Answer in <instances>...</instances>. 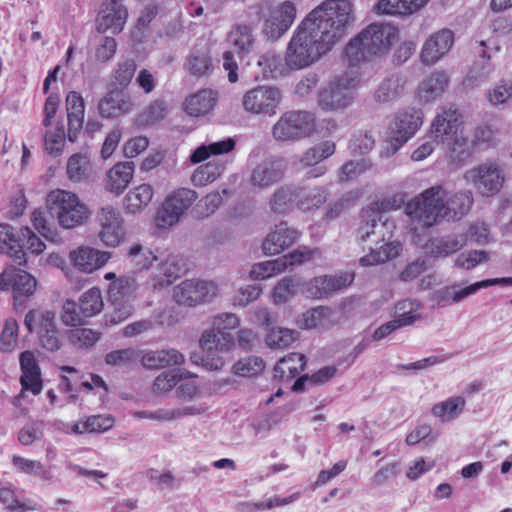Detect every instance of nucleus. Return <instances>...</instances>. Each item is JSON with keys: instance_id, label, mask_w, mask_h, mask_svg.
<instances>
[{"instance_id": "nucleus-62", "label": "nucleus", "mask_w": 512, "mask_h": 512, "mask_svg": "<svg viewBox=\"0 0 512 512\" xmlns=\"http://www.w3.org/2000/svg\"><path fill=\"white\" fill-rule=\"evenodd\" d=\"M12 463L19 472L39 477L40 479L45 481L51 479L50 473L39 461L24 458L18 455H13Z\"/></svg>"}, {"instance_id": "nucleus-39", "label": "nucleus", "mask_w": 512, "mask_h": 512, "mask_svg": "<svg viewBox=\"0 0 512 512\" xmlns=\"http://www.w3.org/2000/svg\"><path fill=\"white\" fill-rule=\"evenodd\" d=\"M429 0H379L377 10L381 14L387 15H411L422 7Z\"/></svg>"}, {"instance_id": "nucleus-22", "label": "nucleus", "mask_w": 512, "mask_h": 512, "mask_svg": "<svg viewBox=\"0 0 512 512\" xmlns=\"http://www.w3.org/2000/svg\"><path fill=\"white\" fill-rule=\"evenodd\" d=\"M454 43V34L449 29H441L430 35L424 42L420 58L426 65H433L446 55Z\"/></svg>"}, {"instance_id": "nucleus-2", "label": "nucleus", "mask_w": 512, "mask_h": 512, "mask_svg": "<svg viewBox=\"0 0 512 512\" xmlns=\"http://www.w3.org/2000/svg\"><path fill=\"white\" fill-rule=\"evenodd\" d=\"M473 204V195L464 191L447 197L441 186L426 189L407 203L406 213L412 221L428 228L442 219L458 220L468 213Z\"/></svg>"}, {"instance_id": "nucleus-29", "label": "nucleus", "mask_w": 512, "mask_h": 512, "mask_svg": "<svg viewBox=\"0 0 512 512\" xmlns=\"http://www.w3.org/2000/svg\"><path fill=\"white\" fill-rule=\"evenodd\" d=\"M335 312L326 306L311 308L296 319V325L300 329H323L335 324Z\"/></svg>"}, {"instance_id": "nucleus-12", "label": "nucleus", "mask_w": 512, "mask_h": 512, "mask_svg": "<svg viewBox=\"0 0 512 512\" xmlns=\"http://www.w3.org/2000/svg\"><path fill=\"white\" fill-rule=\"evenodd\" d=\"M98 239L107 248H117L127 240L125 220L121 211L113 205L100 207L95 215Z\"/></svg>"}, {"instance_id": "nucleus-13", "label": "nucleus", "mask_w": 512, "mask_h": 512, "mask_svg": "<svg viewBox=\"0 0 512 512\" xmlns=\"http://www.w3.org/2000/svg\"><path fill=\"white\" fill-rule=\"evenodd\" d=\"M227 44L229 49L223 55V67L228 71V79L231 83L238 81V64L235 55L242 60L252 50L254 37L252 28L246 24L237 25L227 35Z\"/></svg>"}, {"instance_id": "nucleus-25", "label": "nucleus", "mask_w": 512, "mask_h": 512, "mask_svg": "<svg viewBox=\"0 0 512 512\" xmlns=\"http://www.w3.org/2000/svg\"><path fill=\"white\" fill-rule=\"evenodd\" d=\"M19 363L21 368V394L24 391H30L32 394L38 395L42 391L43 386L41 369L35 353L30 350L22 352L19 356Z\"/></svg>"}, {"instance_id": "nucleus-35", "label": "nucleus", "mask_w": 512, "mask_h": 512, "mask_svg": "<svg viewBox=\"0 0 512 512\" xmlns=\"http://www.w3.org/2000/svg\"><path fill=\"white\" fill-rule=\"evenodd\" d=\"M216 101L217 96L212 90L203 89L186 98L184 110L193 117L204 116L212 111Z\"/></svg>"}, {"instance_id": "nucleus-52", "label": "nucleus", "mask_w": 512, "mask_h": 512, "mask_svg": "<svg viewBox=\"0 0 512 512\" xmlns=\"http://www.w3.org/2000/svg\"><path fill=\"white\" fill-rule=\"evenodd\" d=\"M189 377H191V374L184 370H166L155 378L153 391L155 393H167L175 388L179 382Z\"/></svg>"}, {"instance_id": "nucleus-33", "label": "nucleus", "mask_w": 512, "mask_h": 512, "mask_svg": "<svg viewBox=\"0 0 512 512\" xmlns=\"http://www.w3.org/2000/svg\"><path fill=\"white\" fill-rule=\"evenodd\" d=\"M0 253L7 254L17 265L26 266V253L13 228L7 224H0Z\"/></svg>"}, {"instance_id": "nucleus-63", "label": "nucleus", "mask_w": 512, "mask_h": 512, "mask_svg": "<svg viewBox=\"0 0 512 512\" xmlns=\"http://www.w3.org/2000/svg\"><path fill=\"white\" fill-rule=\"evenodd\" d=\"M36 335L40 346L45 350L54 352L60 349L62 344L61 333L56 321L50 326L43 328Z\"/></svg>"}, {"instance_id": "nucleus-1", "label": "nucleus", "mask_w": 512, "mask_h": 512, "mask_svg": "<svg viewBox=\"0 0 512 512\" xmlns=\"http://www.w3.org/2000/svg\"><path fill=\"white\" fill-rule=\"evenodd\" d=\"M349 0H325L299 23L290 38L284 60L293 71L308 68L338 43L354 23Z\"/></svg>"}, {"instance_id": "nucleus-5", "label": "nucleus", "mask_w": 512, "mask_h": 512, "mask_svg": "<svg viewBox=\"0 0 512 512\" xmlns=\"http://www.w3.org/2000/svg\"><path fill=\"white\" fill-rule=\"evenodd\" d=\"M46 208L58 225L66 230L84 225L91 216L88 205L76 193L64 189H54L47 194Z\"/></svg>"}, {"instance_id": "nucleus-60", "label": "nucleus", "mask_w": 512, "mask_h": 512, "mask_svg": "<svg viewBox=\"0 0 512 512\" xmlns=\"http://www.w3.org/2000/svg\"><path fill=\"white\" fill-rule=\"evenodd\" d=\"M65 146V129L63 123L58 122L55 127L49 128L45 134L44 147L52 156H58Z\"/></svg>"}, {"instance_id": "nucleus-7", "label": "nucleus", "mask_w": 512, "mask_h": 512, "mask_svg": "<svg viewBox=\"0 0 512 512\" xmlns=\"http://www.w3.org/2000/svg\"><path fill=\"white\" fill-rule=\"evenodd\" d=\"M460 113L450 107L438 113L431 124L434 141L443 145L451 157L460 158L467 153L469 144L461 128Z\"/></svg>"}, {"instance_id": "nucleus-37", "label": "nucleus", "mask_w": 512, "mask_h": 512, "mask_svg": "<svg viewBox=\"0 0 512 512\" xmlns=\"http://www.w3.org/2000/svg\"><path fill=\"white\" fill-rule=\"evenodd\" d=\"M132 106V100L128 95L112 93L99 102L98 110L102 117L113 118L130 112Z\"/></svg>"}, {"instance_id": "nucleus-10", "label": "nucleus", "mask_w": 512, "mask_h": 512, "mask_svg": "<svg viewBox=\"0 0 512 512\" xmlns=\"http://www.w3.org/2000/svg\"><path fill=\"white\" fill-rule=\"evenodd\" d=\"M463 179L481 196L492 197L500 192L506 177L502 165L489 160L466 170Z\"/></svg>"}, {"instance_id": "nucleus-49", "label": "nucleus", "mask_w": 512, "mask_h": 512, "mask_svg": "<svg viewBox=\"0 0 512 512\" xmlns=\"http://www.w3.org/2000/svg\"><path fill=\"white\" fill-rule=\"evenodd\" d=\"M297 188L284 186L277 189L270 199V208L275 213H286L297 205Z\"/></svg>"}, {"instance_id": "nucleus-54", "label": "nucleus", "mask_w": 512, "mask_h": 512, "mask_svg": "<svg viewBox=\"0 0 512 512\" xmlns=\"http://www.w3.org/2000/svg\"><path fill=\"white\" fill-rule=\"evenodd\" d=\"M195 378L196 376L191 374V377L182 380L183 382L176 387V396L183 403L182 405L204 403L201 386Z\"/></svg>"}, {"instance_id": "nucleus-46", "label": "nucleus", "mask_w": 512, "mask_h": 512, "mask_svg": "<svg viewBox=\"0 0 512 512\" xmlns=\"http://www.w3.org/2000/svg\"><path fill=\"white\" fill-rule=\"evenodd\" d=\"M402 250L401 244L397 241L388 242L379 249L371 250L370 253L360 258L362 266H374L399 256Z\"/></svg>"}, {"instance_id": "nucleus-20", "label": "nucleus", "mask_w": 512, "mask_h": 512, "mask_svg": "<svg viewBox=\"0 0 512 512\" xmlns=\"http://www.w3.org/2000/svg\"><path fill=\"white\" fill-rule=\"evenodd\" d=\"M127 17L128 11L123 0H105L96 20V28L101 33H119L123 30Z\"/></svg>"}, {"instance_id": "nucleus-51", "label": "nucleus", "mask_w": 512, "mask_h": 512, "mask_svg": "<svg viewBox=\"0 0 512 512\" xmlns=\"http://www.w3.org/2000/svg\"><path fill=\"white\" fill-rule=\"evenodd\" d=\"M328 197V190L324 187H315L310 190L297 188V206L304 211L319 208Z\"/></svg>"}, {"instance_id": "nucleus-4", "label": "nucleus", "mask_w": 512, "mask_h": 512, "mask_svg": "<svg viewBox=\"0 0 512 512\" xmlns=\"http://www.w3.org/2000/svg\"><path fill=\"white\" fill-rule=\"evenodd\" d=\"M398 40V30L390 24H371L351 39L345 56L351 64L386 55Z\"/></svg>"}, {"instance_id": "nucleus-57", "label": "nucleus", "mask_w": 512, "mask_h": 512, "mask_svg": "<svg viewBox=\"0 0 512 512\" xmlns=\"http://www.w3.org/2000/svg\"><path fill=\"white\" fill-rule=\"evenodd\" d=\"M197 197V193L194 190L179 188L168 195L164 201L183 217L187 209L196 201Z\"/></svg>"}, {"instance_id": "nucleus-38", "label": "nucleus", "mask_w": 512, "mask_h": 512, "mask_svg": "<svg viewBox=\"0 0 512 512\" xmlns=\"http://www.w3.org/2000/svg\"><path fill=\"white\" fill-rule=\"evenodd\" d=\"M404 87L405 80L401 76L391 75L376 87L373 98L379 104L390 103L401 96Z\"/></svg>"}, {"instance_id": "nucleus-47", "label": "nucleus", "mask_w": 512, "mask_h": 512, "mask_svg": "<svg viewBox=\"0 0 512 512\" xmlns=\"http://www.w3.org/2000/svg\"><path fill=\"white\" fill-rule=\"evenodd\" d=\"M56 321L54 311L44 308L30 309L24 316V326L29 333L37 334Z\"/></svg>"}, {"instance_id": "nucleus-23", "label": "nucleus", "mask_w": 512, "mask_h": 512, "mask_svg": "<svg viewBox=\"0 0 512 512\" xmlns=\"http://www.w3.org/2000/svg\"><path fill=\"white\" fill-rule=\"evenodd\" d=\"M419 307V303L409 299L399 302L396 305V318L377 328L373 333V339L381 340L394 330L415 322L419 318Z\"/></svg>"}, {"instance_id": "nucleus-17", "label": "nucleus", "mask_w": 512, "mask_h": 512, "mask_svg": "<svg viewBox=\"0 0 512 512\" xmlns=\"http://www.w3.org/2000/svg\"><path fill=\"white\" fill-rule=\"evenodd\" d=\"M111 258V252L88 245L78 246L69 253L71 265L83 274H92L100 270Z\"/></svg>"}, {"instance_id": "nucleus-16", "label": "nucleus", "mask_w": 512, "mask_h": 512, "mask_svg": "<svg viewBox=\"0 0 512 512\" xmlns=\"http://www.w3.org/2000/svg\"><path fill=\"white\" fill-rule=\"evenodd\" d=\"M218 294V286L213 281L187 279L173 288L172 297L180 305L194 307L211 301Z\"/></svg>"}, {"instance_id": "nucleus-28", "label": "nucleus", "mask_w": 512, "mask_h": 512, "mask_svg": "<svg viewBox=\"0 0 512 512\" xmlns=\"http://www.w3.org/2000/svg\"><path fill=\"white\" fill-rule=\"evenodd\" d=\"M155 190L151 184L141 183L131 188L123 198V209L128 215L142 213L151 203Z\"/></svg>"}, {"instance_id": "nucleus-9", "label": "nucleus", "mask_w": 512, "mask_h": 512, "mask_svg": "<svg viewBox=\"0 0 512 512\" xmlns=\"http://www.w3.org/2000/svg\"><path fill=\"white\" fill-rule=\"evenodd\" d=\"M423 124L420 110L409 107L395 113L388 125L387 136L381 148V157H390L417 133Z\"/></svg>"}, {"instance_id": "nucleus-48", "label": "nucleus", "mask_w": 512, "mask_h": 512, "mask_svg": "<svg viewBox=\"0 0 512 512\" xmlns=\"http://www.w3.org/2000/svg\"><path fill=\"white\" fill-rule=\"evenodd\" d=\"M222 162L211 161L198 166L191 175V182L196 187H204L217 180L224 172Z\"/></svg>"}, {"instance_id": "nucleus-14", "label": "nucleus", "mask_w": 512, "mask_h": 512, "mask_svg": "<svg viewBox=\"0 0 512 512\" xmlns=\"http://www.w3.org/2000/svg\"><path fill=\"white\" fill-rule=\"evenodd\" d=\"M315 127L314 115L307 111H290L282 114L272 128L277 141H294L310 135Z\"/></svg>"}, {"instance_id": "nucleus-26", "label": "nucleus", "mask_w": 512, "mask_h": 512, "mask_svg": "<svg viewBox=\"0 0 512 512\" xmlns=\"http://www.w3.org/2000/svg\"><path fill=\"white\" fill-rule=\"evenodd\" d=\"M135 171L133 162H117L107 172L103 183L106 191L119 196L131 183Z\"/></svg>"}, {"instance_id": "nucleus-11", "label": "nucleus", "mask_w": 512, "mask_h": 512, "mask_svg": "<svg viewBox=\"0 0 512 512\" xmlns=\"http://www.w3.org/2000/svg\"><path fill=\"white\" fill-rule=\"evenodd\" d=\"M138 286L135 273L121 275L116 282L109 283L107 295L114 310L106 316L107 322L118 324L132 315L134 309L130 301L134 298Z\"/></svg>"}, {"instance_id": "nucleus-19", "label": "nucleus", "mask_w": 512, "mask_h": 512, "mask_svg": "<svg viewBox=\"0 0 512 512\" xmlns=\"http://www.w3.org/2000/svg\"><path fill=\"white\" fill-rule=\"evenodd\" d=\"M285 169L286 165L283 159H264L251 169L248 183L257 190L268 189L283 178Z\"/></svg>"}, {"instance_id": "nucleus-36", "label": "nucleus", "mask_w": 512, "mask_h": 512, "mask_svg": "<svg viewBox=\"0 0 512 512\" xmlns=\"http://www.w3.org/2000/svg\"><path fill=\"white\" fill-rule=\"evenodd\" d=\"M66 174L75 183L88 181L94 175V165L87 154L75 153L67 160Z\"/></svg>"}, {"instance_id": "nucleus-8", "label": "nucleus", "mask_w": 512, "mask_h": 512, "mask_svg": "<svg viewBox=\"0 0 512 512\" xmlns=\"http://www.w3.org/2000/svg\"><path fill=\"white\" fill-rule=\"evenodd\" d=\"M259 16L263 21L261 32L268 41H277L294 24L297 18V4L292 0L263 1L259 4Z\"/></svg>"}, {"instance_id": "nucleus-64", "label": "nucleus", "mask_w": 512, "mask_h": 512, "mask_svg": "<svg viewBox=\"0 0 512 512\" xmlns=\"http://www.w3.org/2000/svg\"><path fill=\"white\" fill-rule=\"evenodd\" d=\"M264 369V362L260 357L249 356L240 359L232 366L234 374L242 377H252L261 373Z\"/></svg>"}, {"instance_id": "nucleus-18", "label": "nucleus", "mask_w": 512, "mask_h": 512, "mask_svg": "<svg viewBox=\"0 0 512 512\" xmlns=\"http://www.w3.org/2000/svg\"><path fill=\"white\" fill-rule=\"evenodd\" d=\"M8 274V290H11L13 309L18 312L24 301L36 292L38 281L31 273L14 266L8 267Z\"/></svg>"}, {"instance_id": "nucleus-30", "label": "nucleus", "mask_w": 512, "mask_h": 512, "mask_svg": "<svg viewBox=\"0 0 512 512\" xmlns=\"http://www.w3.org/2000/svg\"><path fill=\"white\" fill-rule=\"evenodd\" d=\"M66 110L68 117V138L71 142H74L84 123L85 104L80 93L71 91L67 94Z\"/></svg>"}, {"instance_id": "nucleus-61", "label": "nucleus", "mask_w": 512, "mask_h": 512, "mask_svg": "<svg viewBox=\"0 0 512 512\" xmlns=\"http://www.w3.org/2000/svg\"><path fill=\"white\" fill-rule=\"evenodd\" d=\"M297 289V281L291 277H285L272 289L271 299L275 305L287 303L296 295Z\"/></svg>"}, {"instance_id": "nucleus-44", "label": "nucleus", "mask_w": 512, "mask_h": 512, "mask_svg": "<svg viewBox=\"0 0 512 512\" xmlns=\"http://www.w3.org/2000/svg\"><path fill=\"white\" fill-rule=\"evenodd\" d=\"M466 401L462 396H453L444 401L436 403L431 412L433 416L442 422H451L457 419L463 412Z\"/></svg>"}, {"instance_id": "nucleus-24", "label": "nucleus", "mask_w": 512, "mask_h": 512, "mask_svg": "<svg viewBox=\"0 0 512 512\" xmlns=\"http://www.w3.org/2000/svg\"><path fill=\"white\" fill-rule=\"evenodd\" d=\"M300 233L287 225L285 222H281L267 234L262 242V251L266 255H277L285 249L293 245L298 238Z\"/></svg>"}, {"instance_id": "nucleus-31", "label": "nucleus", "mask_w": 512, "mask_h": 512, "mask_svg": "<svg viewBox=\"0 0 512 512\" xmlns=\"http://www.w3.org/2000/svg\"><path fill=\"white\" fill-rule=\"evenodd\" d=\"M467 244V237L464 234L433 238L424 246L425 253L431 257H447Z\"/></svg>"}, {"instance_id": "nucleus-43", "label": "nucleus", "mask_w": 512, "mask_h": 512, "mask_svg": "<svg viewBox=\"0 0 512 512\" xmlns=\"http://www.w3.org/2000/svg\"><path fill=\"white\" fill-rule=\"evenodd\" d=\"M78 308L84 318L100 314L104 308L102 291L98 287H91L78 298Z\"/></svg>"}, {"instance_id": "nucleus-21", "label": "nucleus", "mask_w": 512, "mask_h": 512, "mask_svg": "<svg viewBox=\"0 0 512 512\" xmlns=\"http://www.w3.org/2000/svg\"><path fill=\"white\" fill-rule=\"evenodd\" d=\"M363 222L358 229V237L365 241L371 239L378 243L391 237L394 224L389 222L388 218L380 212L370 209L363 213Z\"/></svg>"}, {"instance_id": "nucleus-53", "label": "nucleus", "mask_w": 512, "mask_h": 512, "mask_svg": "<svg viewBox=\"0 0 512 512\" xmlns=\"http://www.w3.org/2000/svg\"><path fill=\"white\" fill-rule=\"evenodd\" d=\"M334 152L335 143L332 141H323L318 145L307 149L299 158V162L304 167L313 166L330 157Z\"/></svg>"}, {"instance_id": "nucleus-15", "label": "nucleus", "mask_w": 512, "mask_h": 512, "mask_svg": "<svg viewBox=\"0 0 512 512\" xmlns=\"http://www.w3.org/2000/svg\"><path fill=\"white\" fill-rule=\"evenodd\" d=\"M282 101V92L271 85H260L248 90L242 97V106L254 115L273 116Z\"/></svg>"}, {"instance_id": "nucleus-59", "label": "nucleus", "mask_w": 512, "mask_h": 512, "mask_svg": "<svg viewBox=\"0 0 512 512\" xmlns=\"http://www.w3.org/2000/svg\"><path fill=\"white\" fill-rule=\"evenodd\" d=\"M141 358V351L135 348L114 350L106 354L105 363L111 366L130 367Z\"/></svg>"}, {"instance_id": "nucleus-27", "label": "nucleus", "mask_w": 512, "mask_h": 512, "mask_svg": "<svg viewBox=\"0 0 512 512\" xmlns=\"http://www.w3.org/2000/svg\"><path fill=\"white\" fill-rule=\"evenodd\" d=\"M450 77L444 71H434L425 78L417 89V99L426 104L440 97L449 85Z\"/></svg>"}, {"instance_id": "nucleus-55", "label": "nucleus", "mask_w": 512, "mask_h": 512, "mask_svg": "<svg viewBox=\"0 0 512 512\" xmlns=\"http://www.w3.org/2000/svg\"><path fill=\"white\" fill-rule=\"evenodd\" d=\"M486 98L494 107L508 104L512 100V80L504 78L496 82L487 90Z\"/></svg>"}, {"instance_id": "nucleus-58", "label": "nucleus", "mask_w": 512, "mask_h": 512, "mask_svg": "<svg viewBox=\"0 0 512 512\" xmlns=\"http://www.w3.org/2000/svg\"><path fill=\"white\" fill-rule=\"evenodd\" d=\"M282 272H284L283 260L277 258L253 264L249 277L252 280H265Z\"/></svg>"}, {"instance_id": "nucleus-3", "label": "nucleus", "mask_w": 512, "mask_h": 512, "mask_svg": "<svg viewBox=\"0 0 512 512\" xmlns=\"http://www.w3.org/2000/svg\"><path fill=\"white\" fill-rule=\"evenodd\" d=\"M209 322L210 328L204 330L199 338V345L207 354L201 359L192 355L191 360L207 370L215 371L225 365V360L214 353L228 352L233 348L234 337L228 331L239 327L240 318L234 313L222 312L212 316Z\"/></svg>"}, {"instance_id": "nucleus-56", "label": "nucleus", "mask_w": 512, "mask_h": 512, "mask_svg": "<svg viewBox=\"0 0 512 512\" xmlns=\"http://www.w3.org/2000/svg\"><path fill=\"white\" fill-rule=\"evenodd\" d=\"M297 333L284 327H271L265 336V343L272 349H286L296 340Z\"/></svg>"}, {"instance_id": "nucleus-40", "label": "nucleus", "mask_w": 512, "mask_h": 512, "mask_svg": "<svg viewBox=\"0 0 512 512\" xmlns=\"http://www.w3.org/2000/svg\"><path fill=\"white\" fill-rule=\"evenodd\" d=\"M234 148L235 141L232 138H226L209 144H203L197 147L191 153L189 160L192 164H198L207 160L211 156L227 154Z\"/></svg>"}, {"instance_id": "nucleus-32", "label": "nucleus", "mask_w": 512, "mask_h": 512, "mask_svg": "<svg viewBox=\"0 0 512 512\" xmlns=\"http://www.w3.org/2000/svg\"><path fill=\"white\" fill-rule=\"evenodd\" d=\"M185 361L182 353L176 349L141 352L140 362L146 369H160L169 366L181 365Z\"/></svg>"}, {"instance_id": "nucleus-50", "label": "nucleus", "mask_w": 512, "mask_h": 512, "mask_svg": "<svg viewBox=\"0 0 512 512\" xmlns=\"http://www.w3.org/2000/svg\"><path fill=\"white\" fill-rule=\"evenodd\" d=\"M127 255L135 268L133 272L135 274L150 269L154 262L158 260V256L150 248L140 244L131 245Z\"/></svg>"}, {"instance_id": "nucleus-42", "label": "nucleus", "mask_w": 512, "mask_h": 512, "mask_svg": "<svg viewBox=\"0 0 512 512\" xmlns=\"http://www.w3.org/2000/svg\"><path fill=\"white\" fill-rule=\"evenodd\" d=\"M181 268L174 256H168L157 265L153 275L152 286L154 289L169 286L180 275Z\"/></svg>"}, {"instance_id": "nucleus-6", "label": "nucleus", "mask_w": 512, "mask_h": 512, "mask_svg": "<svg viewBox=\"0 0 512 512\" xmlns=\"http://www.w3.org/2000/svg\"><path fill=\"white\" fill-rule=\"evenodd\" d=\"M359 74L347 70L331 77L318 91V106L326 112H339L354 102V91L360 86Z\"/></svg>"}, {"instance_id": "nucleus-41", "label": "nucleus", "mask_w": 512, "mask_h": 512, "mask_svg": "<svg viewBox=\"0 0 512 512\" xmlns=\"http://www.w3.org/2000/svg\"><path fill=\"white\" fill-rule=\"evenodd\" d=\"M305 367V358L299 353H290L280 359L274 368V377L289 381L296 377Z\"/></svg>"}, {"instance_id": "nucleus-45", "label": "nucleus", "mask_w": 512, "mask_h": 512, "mask_svg": "<svg viewBox=\"0 0 512 512\" xmlns=\"http://www.w3.org/2000/svg\"><path fill=\"white\" fill-rule=\"evenodd\" d=\"M257 65L262 71L263 78H278L293 71L287 66L285 60L283 63L281 57L271 51L260 55Z\"/></svg>"}, {"instance_id": "nucleus-34", "label": "nucleus", "mask_w": 512, "mask_h": 512, "mask_svg": "<svg viewBox=\"0 0 512 512\" xmlns=\"http://www.w3.org/2000/svg\"><path fill=\"white\" fill-rule=\"evenodd\" d=\"M209 409L207 403H194L179 407H163L154 410V421L171 422L185 417H194L204 414Z\"/></svg>"}]
</instances>
